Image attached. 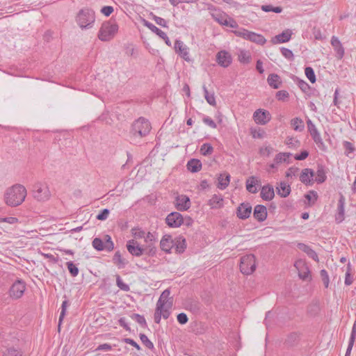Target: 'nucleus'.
I'll use <instances>...</instances> for the list:
<instances>
[{"instance_id": "obj_1", "label": "nucleus", "mask_w": 356, "mask_h": 356, "mask_svg": "<svg viewBox=\"0 0 356 356\" xmlns=\"http://www.w3.org/2000/svg\"><path fill=\"white\" fill-rule=\"evenodd\" d=\"M26 195V189L23 185L15 184L6 191L5 202L8 206L17 207L24 201Z\"/></svg>"}, {"instance_id": "obj_2", "label": "nucleus", "mask_w": 356, "mask_h": 356, "mask_svg": "<svg viewBox=\"0 0 356 356\" xmlns=\"http://www.w3.org/2000/svg\"><path fill=\"white\" fill-rule=\"evenodd\" d=\"M151 129L152 126L149 120L143 117H140L133 122L131 134L134 137L143 138L149 134Z\"/></svg>"}, {"instance_id": "obj_3", "label": "nucleus", "mask_w": 356, "mask_h": 356, "mask_svg": "<svg viewBox=\"0 0 356 356\" xmlns=\"http://www.w3.org/2000/svg\"><path fill=\"white\" fill-rule=\"evenodd\" d=\"M118 31V25L113 19H110L102 23L98 33V38L104 42L112 40Z\"/></svg>"}, {"instance_id": "obj_4", "label": "nucleus", "mask_w": 356, "mask_h": 356, "mask_svg": "<svg viewBox=\"0 0 356 356\" xmlns=\"http://www.w3.org/2000/svg\"><path fill=\"white\" fill-rule=\"evenodd\" d=\"M31 195L35 200L41 203L47 202L51 197L49 186L44 182L35 183L33 186Z\"/></svg>"}, {"instance_id": "obj_5", "label": "nucleus", "mask_w": 356, "mask_h": 356, "mask_svg": "<svg viewBox=\"0 0 356 356\" xmlns=\"http://www.w3.org/2000/svg\"><path fill=\"white\" fill-rule=\"evenodd\" d=\"M76 21L82 29L90 28L95 21V12L88 8H83L78 13Z\"/></svg>"}, {"instance_id": "obj_6", "label": "nucleus", "mask_w": 356, "mask_h": 356, "mask_svg": "<svg viewBox=\"0 0 356 356\" xmlns=\"http://www.w3.org/2000/svg\"><path fill=\"white\" fill-rule=\"evenodd\" d=\"M255 268V258L253 254H246L241 258L240 270L243 274L250 275Z\"/></svg>"}, {"instance_id": "obj_7", "label": "nucleus", "mask_w": 356, "mask_h": 356, "mask_svg": "<svg viewBox=\"0 0 356 356\" xmlns=\"http://www.w3.org/2000/svg\"><path fill=\"white\" fill-rule=\"evenodd\" d=\"M170 291L169 289L164 290L157 301L156 307L170 311L173 301L172 298H170Z\"/></svg>"}, {"instance_id": "obj_8", "label": "nucleus", "mask_w": 356, "mask_h": 356, "mask_svg": "<svg viewBox=\"0 0 356 356\" xmlns=\"http://www.w3.org/2000/svg\"><path fill=\"white\" fill-rule=\"evenodd\" d=\"M25 289V282L22 280H17L10 287V296L14 299H18L23 296Z\"/></svg>"}, {"instance_id": "obj_9", "label": "nucleus", "mask_w": 356, "mask_h": 356, "mask_svg": "<svg viewBox=\"0 0 356 356\" xmlns=\"http://www.w3.org/2000/svg\"><path fill=\"white\" fill-rule=\"evenodd\" d=\"M213 19L218 24L230 28L237 27L236 22L225 13L212 14Z\"/></svg>"}, {"instance_id": "obj_10", "label": "nucleus", "mask_w": 356, "mask_h": 356, "mask_svg": "<svg viewBox=\"0 0 356 356\" xmlns=\"http://www.w3.org/2000/svg\"><path fill=\"white\" fill-rule=\"evenodd\" d=\"M174 49L175 52L184 60L187 62H190L191 60L189 56V49L182 41L176 40L175 42Z\"/></svg>"}, {"instance_id": "obj_11", "label": "nucleus", "mask_w": 356, "mask_h": 356, "mask_svg": "<svg viewBox=\"0 0 356 356\" xmlns=\"http://www.w3.org/2000/svg\"><path fill=\"white\" fill-rule=\"evenodd\" d=\"M165 221L170 227H179L184 222V218L179 212H172L167 216Z\"/></svg>"}, {"instance_id": "obj_12", "label": "nucleus", "mask_w": 356, "mask_h": 356, "mask_svg": "<svg viewBox=\"0 0 356 356\" xmlns=\"http://www.w3.org/2000/svg\"><path fill=\"white\" fill-rule=\"evenodd\" d=\"M126 246L128 252L133 256L140 257L144 254L143 247L140 246L138 243L134 239L128 241Z\"/></svg>"}, {"instance_id": "obj_13", "label": "nucleus", "mask_w": 356, "mask_h": 356, "mask_svg": "<svg viewBox=\"0 0 356 356\" xmlns=\"http://www.w3.org/2000/svg\"><path fill=\"white\" fill-rule=\"evenodd\" d=\"M294 266L298 271V275L300 279L306 280L307 278H309V270L304 261H296Z\"/></svg>"}, {"instance_id": "obj_14", "label": "nucleus", "mask_w": 356, "mask_h": 356, "mask_svg": "<svg viewBox=\"0 0 356 356\" xmlns=\"http://www.w3.org/2000/svg\"><path fill=\"white\" fill-rule=\"evenodd\" d=\"M175 207L179 211H186L191 207V201L188 196L181 195L177 197Z\"/></svg>"}, {"instance_id": "obj_15", "label": "nucleus", "mask_w": 356, "mask_h": 356, "mask_svg": "<svg viewBox=\"0 0 356 356\" xmlns=\"http://www.w3.org/2000/svg\"><path fill=\"white\" fill-rule=\"evenodd\" d=\"M216 60L221 67H227L232 63V56L226 51H220L216 55Z\"/></svg>"}, {"instance_id": "obj_16", "label": "nucleus", "mask_w": 356, "mask_h": 356, "mask_svg": "<svg viewBox=\"0 0 356 356\" xmlns=\"http://www.w3.org/2000/svg\"><path fill=\"white\" fill-rule=\"evenodd\" d=\"M345 197L341 194L337 207V213L335 216V220L337 223H341L344 220L345 214Z\"/></svg>"}, {"instance_id": "obj_17", "label": "nucleus", "mask_w": 356, "mask_h": 356, "mask_svg": "<svg viewBox=\"0 0 356 356\" xmlns=\"http://www.w3.org/2000/svg\"><path fill=\"white\" fill-rule=\"evenodd\" d=\"M291 156H292L291 153H287V152L279 153L276 155V156L274 159V163H273L270 165V167L273 169V168H276L277 167V165L280 163H290L289 159Z\"/></svg>"}, {"instance_id": "obj_18", "label": "nucleus", "mask_w": 356, "mask_h": 356, "mask_svg": "<svg viewBox=\"0 0 356 356\" xmlns=\"http://www.w3.org/2000/svg\"><path fill=\"white\" fill-rule=\"evenodd\" d=\"M292 32L289 29L284 30L282 33L272 38L271 42L273 44H280L286 42L290 40Z\"/></svg>"}, {"instance_id": "obj_19", "label": "nucleus", "mask_w": 356, "mask_h": 356, "mask_svg": "<svg viewBox=\"0 0 356 356\" xmlns=\"http://www.w3.org/2000/svg\"><path fill=\"white\" fill-rule=\"evenodd\" d=\"M331 44L337 53V57L341 59L345 54L344 48L339 38L336 36H332L331 38Z\"/></svg>"}, {"instance_id": "obj_20", "label": "nucleus", "mask_w": 356, "mask_h": 356, "mask_svg": "<svg viewBox=\"0 0 356 356\" xmlns=\"http://www.w3.org/2000/svg\"><path fill=\"white\" fill-rule=\"evenodd\" d=\"M252 212V207L249 203H242L238 207L237 216L241 219L248 218Z\"/></svg>"}, {"instance_id": "obj_21", "label": "nucleus", "mask_w": 356, "mask_h": 356, "mask_svg": "<svg viewBox=\"0 0 356 356\" xmlns=\"http://www.w3.org/2000/svg\"><path fill=\"white\" fill-rule=\"evenodd\" d=\"M315 175L313 170L309 168H305L302 170L300 175V180L303 184L308 185L312 184V178Z\"/></svg>"}, {"instance_id": "obj_22", "label": "nucleus", "mask_w": 356, "mask_h": 356, "mask_svg": "<svg viewBox=\"0 0 356 356\" xmlns=\"http://www.w3.org/2000/svg\"><path fill=\"white\" fill-rule=\"evenodd\" d=\"M253 215L258 221H264L267 218V209L264 205H257Z\"/></svg>"}, {"instance_id": "obj_23", "label": "nucleus", "mask_w": 356, "mask_h": 356, "mask_svg": "<svg viewBox=\"0 0 356 356\" xmlns=\"http://www.w3.org/2000/svg\"><path fill=\"white\" fill-rule=\"evenodd\" d=\"M160 247L161 250L169 253L173 248V239L170 235H165L160 241Z\"/></svg>"}, {"instance_id": "obj_24", "label": "nucleus", "mask_w": 356, "mask_h": 356, "mask_svg": "<svg viewBox=\"0 0 356 356\" xmlns=\"http://www.w3.org/2000/svg\"><path fill=\"white\" fill-rule=\"evenodd\" d=\"M173 248L177 253L184 252L186 248V239L181 236L176 237L173 240Z\"/></svg>"}, {"instance_id": "obj_25", "label": "nucleus", "mask_w": 356, "mask_h": 356, "mask_svg": "<svg viewBox=\"0 0 356 356\" xmlns=\"http://www.w3.org/2000/svg\"><path fill=\"white\" fill-rule=\"evenodd\" d=\"M170 315V311L156 307L155 313L154 315V322L159 324L161 322V317H163L164 319H167Z\"/></svg>"}, {"instance_id": "obj_26", "label": "nucleus", "mask_w": 356, "mask_h": 356, "mask_svg": "<svg viewBox=\"0 0 356 356\" xmlns=\"http://www.w3.org/2000/svg\"><path fill=\"white\" fill-rule=\"evenodd\" d=\"M282 81L280 76L276 74L268 75V85L275 89H278L282 86Z\"/></svg>"}, {"instance_id": "obj_27", "label": "nucleus", "mask_w": 356, "mask_h": 356, "mask_svg": "<svg viewBox=\"0 0 356 356\" xmlns=\"http://www.w3.org/2000/svg\"><path fill=\"white\" fill-rule=\"evenodd\" d=\"M218 188L224 190L225 189L230 181V175L228 173L220 174L218 177Z\"/></svg>"}, {"instance_id": "obj_28", "label": "nucleus", "mask_w": 356, "mask_h": 356, "mask_svg": "<svg viewBox=\"0 0 356 356\" xmlns=\"http://www.w3.org/2000/svg\"><path fill=\"white\" fill-rule=\"evenodd\" d=\"M277 193L282 197H287L291 192V187L285 182H280L277 186Z\"/></svg>"}, {"instance_id": "obj_29", "label": "nucleus", "mask_w": 356, "mask_h": 356, "mask_svg": "<svg viewBox=\"0 0 356 356\" xmlns=\"http://www.w3.org/2000/svg\"><path fill=\"white\" fill-rule=\"evenodd\" d=\"M253 119L257 124H265L266 114L264 110L258 109L253 114Z\"/></svg>"}, {"instance_id": "obj_30", "label": "nucleus", "mask_w": 356, "mask_h": 356, "mask_svg": "<svg viewBox=\"0 0 356 356\" xmlns=\"http://www.w3.org/2000/svg\"><path fill=\"white\" fill-rule=\"evenodd\" d=\"M187 168L191 172H197L202 169V163L198 159H192L188 161Z\"/></svg>"}, {"instance_id": "obj_31", "label": "nucleus", "mask_w": 356, "mask_h": 356, "mask_svg": "<svg viewBox=\"0 0 356 356\" xmlns=\"http://www.w3.org/2000/svg\"><path fill=\"white\" fill-rule=\"evenodd\" d=\"M238 59L243 64H248L251 61V55L249 51L239 49L238 51Z\"/></svg>"}, {"instance_id": "obj_32", "label": "nucleus", "mask_w": 356, "mask_h": 356, "mask_svg": "<svg viewBox=\"0 0 356 356\" xmlns=\"http://www.w3.org/2000/svg\"><path fill=\"white\" fill-rule=\"evenodd\" d=\"M326 172L324 166L318 165L316 172L315 181L318 184H322L326 180Z\"/></svg>"}, {"instance_id": "obj_33", "label": "nucleus", "mask_w": 356, "mask_h": 356, "mask_svg": "<svg viewBox=\"0 0 356 356\" xmlns=\"http://www.w3.org/2000/svg\"><path fill=\"white\" fill-rule=\"evenodd\" d=\"M355 337H356V321L354 323L353 328H352L350 337L349 339V343H348V346L345 356H349V355L350 354V352L352 350V348H353V344H354V342L355 340Z\"/></svg>"}, {"instance_id": "obj_34", "label": "nucleus", "mask_w": 356, "mask_h": 356, "mask_svg": "<svg viewBox=\"0 0 356 356\" xmlns=\"http://www.w3.org/2000/svg\"><path fill=\"white\" fill-rule=\"evenodd\" d=\"M298 248L303 252H306L308 254V256H309L311 258H312L315 261H318V257L316 252L314 250H313L310 247L304 243H299Z\"/></svg>"}, {"instance_id": "obj_35", "label": "nucleus", "mask_w": 356, "mask_h": 356, "mask_svg": "<svg viewBox=\"0 0 356 356\" xmlns=\"http://www.w3.org/2000/svg\"><path fill=\"white\" fill-rule=\"evenodd\" d=\"M113 263L117 265L119 268H124L127 264V261L123 259L120 251H117L113 257Z\"/></svg>"}, {"instance_id": "obj_36", "label": "nucleus", "mask_w": 356, "mask_h": 356, "mask_svg": "<svg viewBox=\"0 0 356 356\" xmlns=\"http://www.w3.org/2000/svg\"><path fill=\"white\" fill-rule=\"evenodd\" d=\"M222 201L223 199L222 195L215 194L209 200V205H210L212 208L220 207L222 206Z\"/></svg>"}, {"instance_id": "obj_37", "label": "nucleus", "mask_w": 356, "mask_h": 356, "mask_svg": "<svg viewBox=\"0 0 356 356\" xmlns=\"http://www.w3.org/2000/svg\"><path fill=\"white\" fill-rule=\"evenodd\" d=\"M3 356H22V351L19 348L8 347L3 351Z\"/></svg>"}, {"instance_id": "obj_38", "label": "nucleus", "mask_w": 356, "mask_h": 356, "mask_svg": "<svg viewBox=\"0 0 356 356\" xmlns=\"http://www.w3.org/2000/svg\"><path fill=\"white\" fill-rule=\"evenodd\" d=\"M291 125L296 131H302L305 129L304 122L302 120L299 118H295L292 119L291 120Z\"/></svg>"}, {"instance_id": "obj_39", "label": "nucleus", "mask_w": 356, "mask_h": 356, "mask_svg": "<svg viewBox=\"0 0 356 356\" xmlns=\"http://www.w3.org/2000/svg\"><path fill=\"white\" fill-rule=\"evenodd\" d=\"M202 88H203L204 93V98L207 100V102H208V104H209L211 106H215L216 105V102L214 93L213 92L210 93L208 91L205 85H204L202 86Z\"/></svg>"}, {"instance_id": "obj_40", "label": "nucleus", "mask_w": 356, "mask_h": 356, "mask_svg": "<svg viewBox=\"0 0 356 356\" xmlns=\"http://www.w3.org/2000/svg\"><path fill=\"white\" fill-rule=\"evenodd\" d=\"M144 26L147 27L150 31H152L153 33H156L157 35H159L160 38H163V35H165V33L159 29L158 27H156L153 24L150 23L147 20H144L143 22Z\"/></svg>"}, {"instance_id": "obj_41", "label": "nucleus", "mask_w": 356, "mask_h": 356, "mask_svg": "<svg viewBox=\"0 0 356 356\" xmlns=\"http://www.w3.org/2000/svg\"><path fill=\"white\" fill-rule=\"evenodd\" d=\"M248 40L260 44H263L266 42V39L264 38V36L253 32H250V36L248 37Z\"/></svg>"}, {"instance_id": "obj_42", "label": "nucleus", "mask_w": 356, "mask_h": 356, "mask_svg": "<svg viewBox=\"0 0 356 356\" xmlns=\"http://www.w3.org/2000/svg\"><path fill=\"white\" fill-rule=\"evenodd\" d=\"M257 182V181L255 180L254 177H251L247 180L246 188L250 193H255L257 192V188L256 186Z\"/></svg>"}, {"instance_id": "obj_43", "label": "nucleus", "mask_w": 356, "mask_h": 356, "mask_svg": "<svg viewBox=\"0 0 356 356\" xmlns=\"http://www.w3.org/2000/svg\"><path fill=\"white\" fill-rule=\"evenodd\" d=\"M312 138L320 149H321L323 151H325L326 149V146H325L324 142L323 141V139L321 138V134L319 132L314 135H312Z\"/></svg>"}, {"instance_id": "obj_44", "label": "nucleus", "mask_w": 356, "mask_h": 356, "mask_svg": "<svg viewBox=\"0 0 356 356\" xmlns=\"http://www.w3.org/2000/svg\"><path fill=\"white\" fill-rule=\"evenodd\" d=\"M200 151L203 156H209L213 153V147L209 143H204Z\"/></svg>"}, {"instance_id": "obj_45", "label": "nucleus", "mask_w": 356, "mask_h": 356, "mask_svg": "<svg viewBox=\"0 0 356 356\" xmlns=\"http://www.w3.org/2000/svg\"><path fill=\"white\" fill-rule=\"evenodd\" d=\"M144 253L149 256H154L156 254V248L154 246V243H147L145 246L143 247Z\"/></svg>"}, {"instance_id": "obj_46", "label": "nucleus", "mask_w": 356, "mask_h": 356, "mask_svg": "<svg viewBox=\"0 0 356 356\" xmlns=\"http://www.w3.org/2000/svg\"><path fill=\"white\" fill-rule=\"evenodd\" d=\"M92 246L95 250L98 251L106 250V245H104V242L99 238H95L93 239Z\"/></svg>"}, {"instance_id": "obj_47", "label": "nucleus", "mask_w": 356, "mask_h": 356, "mask_svg": "<svg viewBox=\"0 0 356 356\" xmlns=\"http://www.w3.org/2000/svg\"><path fill=\"white\" fill-rule=\"evenodd\" d=\"M250 132L254 138H262L265 136V131L260 127L251 128Z\"/></svg>"}, {"instance_id": "obj_48", "label": "nucleus", "mask_w": 356, "mask_h": 356, "mask_svg": "<svg viewBox=\"0 0 356 356\" xmlns=\"http://www.w3.org/2000/svg\"><path fill=\"white\" fill-rule=\"evenodd\" d=\"M131 318L133 320L136 321L138 324H140L143 327H147V323L143 316L138 314H132Z\"/></svg>"}, {"instance_id": "obj_49", "label": "nucleus", "mask_w": 356, "mask_h": 356, "mask_svg": "<svg viewBox=\"0 0 356 356\" xmlns=\"http://www.w3.org/2000/svg\"><path fill=\"white\" fill-rule=\"evenodd\" d=\"M67 269L72 277H76L79 274V268L72 261H68L66 264Z\"/></svg>"}, {"instance_id": "obj_50", "label": "nucleus", "mask_w": 356, "mask_h": 356, "mask_svg": "<svg viewBox=\"0 0 356 356\" xmlns=\"http://www.w3.org/2000/svg\"><path fill=\"white\" fill-rule=\"evenodd\" d=\"M131 232L135 238H143L145 235V231L139 227H134L131 229Z\"/></svg>"}, {"instance_id": "obj_51", "label": "nucleus", "mask_w": 356, "mask_h": 356, "mask_svg": "<svg viewBox=\"0 0 356 356\" xmlns=\"http://www.w3.org/2000/svg\"><path fill=\"white\" fill-rule=\"evenodd\" d=\"M305 73L307 78L312 83L316 82V76L314 74V71L311 67H307L305 70Z\"/></svg>"}, {"instance_id": "obj_52", "label": "nucleus", "mask_w": 356, "mask_h": 356, "mask_svg": "<svg viewBox=\"0 0 356 356\" xmlns=\"http://www.w3.org/2000/svg\"><path fill=\"white\" fill-rule=\"evenodd\" d=\"M285 143L289 147H298L300 145V141L293 137H287Z\"/></svg>"}, {"instance_id": "obj_53", "label": "nucleus", "mask_w": 356, "mask_h": 356, "mask_svg": "<svg viewBox=\"0 0 356 356\" xmlns=\"http://www.w3.org/2000/svg\"><path fill=\"white\" fill-rule=\"evenodd\" d=\"M104 242V245H106V250L111 252L114 249V243L109 235H105Z\"/></svg>"}, {"instance_id": "obj_54", "label": "nucleus", "mask_w": 356, "mask_h": 356, "mask_svg": "<svg viewBox=\"0 0 356 356\" xmlns=\"http://www.w3.org/2000/svg\"><path fill=\"white\" fill-rule=\"evenodd\" d=\"M140 339L142 343L149 349L154 348L153 343L148 339V337L145 334H140Z\"/></svg>"}, {"instance_id": "obj_55", "label": "nucleus", "mask_w": 356, "mask_h": 356, "mask_svg": "<svg viewBox=\"0 0 356 356\" xmlns=\"http://www.w3.org/2000/svg\"><path fill=\"white\" fill-rule=\"evenodd\" d=\"M275 97L277 100L285 102L288 99L289 94L286 90H280L276 92Z\"/></svg>"}, {"instance_id": "obj_56", "label": "nucleus", "mask_w": 356, "mask_h": 356, "mask_svg": "<svg viewBox=\"0 0 356 356\" xmlns=\"http://www.w3.org/2000/svg\"><path fill=\"white\" fill-rule=\"evenodd\" d=\"M280 51L282 53V55L286 59H288L289 60H293L294 55L291 50H290L287 48H285V47H282L280 49Z\"/></svg>"}, {"instance_id": "obj_57", "label": "nucleus", "mask_w": 356, "mask_h": 356, "mask_svg": "<svg viewBox=\"0 0 356 356\" xmlns=\"http://www.w3.org/2000/svg\"><path fill=\"white\" fill-rule=\"evenodd\" d=\"M305 197L307 200L309 205L314 204L315 201L317 200V194L314 191H310L305 195Z\"/></svg>"}, {"instance_id": "obj_58", "label": "nucleus", "mask_w": 356, "mask_h": 356, "mask_svg": "<svg viewBox=\"0 0 356 356\" xmlns=\"http://www.w3.org/2000/svg\"><path fill=\"white\" fill-rule=\"evenodd\" d=\"M353 280H354V279L350 274V264H348V269L346 273V277H345V282H344L345 284L347 286H349L353 284Z\"/></svg>"}, {"instance_id": "obj_59", "label": "nucleus", "mask_w": 356, "mask_h": 356, "mask_svg": "<svg viewBox=\"0 0 356 356\" xmlns=\"http://www.w3.org/2000/svg\"><path fill=\"white\" fill-rule=\"evenodd\" d=\"M320 274L325 287L327 288L330 282L327 272L323 269L321 270Z\"/></svg>"}, {"instance_id": "obj_60", "label": "nucleus", "mask_w": 356, "mask_h": 356, "mask_svg": "<svg viewBox=\"0 0 356 356\" xmlns=\"http://www.w3.org/2000/svg\"><path fill=\"white\" fill-rule=\"evenodd\" d=\"M110 211L108 209H104L100 213L96 216V218L99 220H105L108 218Z\"/></svg>"}, {"instance_id": "obj_61", "label": "nucleus", "mask_w": 356, "mask_h": 356, "mask_svg": "<svg viewBox=\"0 0 356 356\" xmlns=\"http://www.w3.org/2000/svg\"><path fill=\"white\" fill-rule=\"evenodd\" d=\"M153 19L155 21V22L162 26V27H165V28H168V23L166 22L165 19H164L162 17H158L156 15H153Z\"/></svg>"}, {"instance_id": "obj_62", "label": "nucleus", "mask_w": 356, "mask_h": 356, "mask_svg": "<svg viewBox=\"0 0 356 356\" xmlns=\"http://www.w3.org/2000/svg\"><path fill=\"white\" fill-rule=\"evenodd\" d=\"M116 282H117V285L118 286L122 289V290H124L125 291H128L129 290V286L127 284H124L120 276H118L117 277V280H116Z\"/></svg>"}, {"instance_id": "obj_63", "label": "nucleus", "mask_w": 356, "mask_h": 356, "mask_svg": "<svg viewBox=\"0 0 356 356\" xmlns=\"http://www.w3.org/2000/svg\"><path fill=\"white\" fill-rule=\"evenodd\" d=\"M177 318V321L181 325L186 324L188 321V316L185 313L179 314Z\"/></svg>"}, {"instance_id": "obj_64", "label": "nucleus", "mask_w": 356, "mask_h": 356, "mask_svg": "<svg viewBox=\"0 0 356 356\" xmlns=\"http://www.w3.org/2000/svg\"><path fill=\"white\" fill-rule=\"evenodd\" d=\"M203 122L211 128L215 129L217 127L216 122L210 117H204L203 118Z\"/></svg>"}]
</instances>
